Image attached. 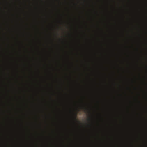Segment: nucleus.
<instances>
[{
  "mask_svg": "<svg viewBox=\"0 0 147 147\" xmlns=\"http://www.w3.org/2000/svg\"><path fill=\"white\" fill-rule=\"evenodd\" d=\"M76 114H75V117H74V119L75 120H76Z\"/></svg>",
  "mask_w": 147,
  "mask_h": 147,
  "instance_id": "1",
  "label": "nucleus"
},
{
  "mask_svg": "<svg viewBox=\"0 0 147 147\" xmlns=\"http://www.w3.org/2000/svg\"><path fill=\"white\" fill-rule=\"evenodd\" d=\"M84 111H86V110L87 109H86V108H85V107H84Z\"/></svg>",
  "mask_w": 147,
  "mask_h": 147,
  "instance_id": "2",
  "label": "nucleus"
}]
</instances>
